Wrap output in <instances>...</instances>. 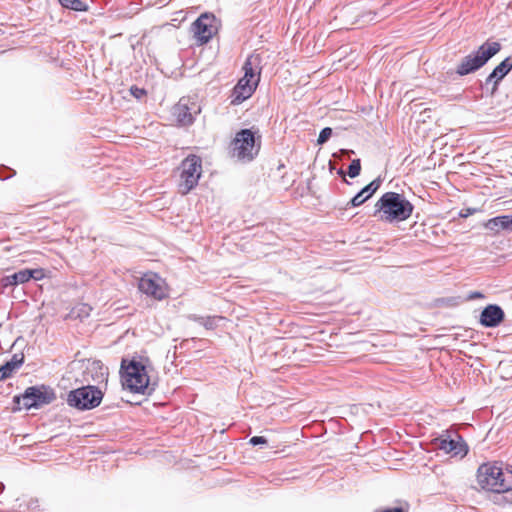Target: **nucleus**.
<instances>
[{"instance_id": "1", "label": "nucleus", "mask_w": 512, "mask_h": 512, "mask_svg": "<svg viewBox=\"0 0 512 512\" xmlns=\"http://www.w3.org/2000/svg\"><path fill=\"white\" fill-rule=\"evenodd\" d=\"M374 207L373 216L379 215V220L386 223L406 221L414 211V205L406 199L404 194L392 191L384 193Z\"/></svg>"}, {"instance_id": "2", "label": "nucleus", "mask_w": 512, "mask_h": 512, "mask_svg": "<svg viewBox=\"0 0 512 512\" xmlns=\"http://www.w3.org/2000/svg\"><path fill=\"white\" fill-rule=\"evenodd\" d=\"M262 137L258 129L244 128L231 142V155L243 163L253 161L261 149Z\"/></svg>"}, {"instance_id": "3", "label": "nucleus", "mask_w": 512, "mask_h": 512, "mask_svg": "<svg viewBox=\"0 0 512 512\" xmlns=\"http://www.w3.org/2000/svg\"><path fill=\"white\" fill-rule=\"evenodd\" d=\"M502 49V45L497 41H485L477 50L471 52L456 67V74L466 76L474 73L484 67Z\"/></svg>"}, {"instance_id": "4", "label": "nucleus", "mask_w": 512, "mask_h": 512, "mask_svg": "<svg viewBox=\"0 0 512 512\" xmlns=\"http://www.w3.org/2000/svg\"><path fill=\"white\" fill-rule=\"evenodd\" d=\"M120 375L123 388L132 393L145 394L149 389L146 367L135 359H122Z\"/></svg>"}, {"instance_id": "5", "label": "nucleus", "mask_w": 512, "mask_h": 512, "mask_svg": "<svg viewBox=\"0 0 512 512\" xmlns=\"http://www.w3.org/2000/svg\"><path fill=\"white\" fill-rule=\"evenodd\" d=\"M56 399V393L50 386L41 384L27 387L20 395L13 397L14 411L39 409L51 404Z\"/></svg>"}, {"instance_id": "6", "label": "nucleus", "mask_w": 512, "mask_h": 512, "mask_svg": "<svg viewBox=\"0 0 512 512\" xmlns=\"http://www.w3.org/2000/svg\"><path fill=\"white\" fill-rule=\"evenodd\" d=\"M179 170L180 183L178 190L182 195H186L198 185L202 174L201 157L195 154H189L182 160Z\"/></svg>"}, {"instance_id": "7", "label": "nucleus", "mask_w": 512, "mask_h": 512, "mask_svg": "<svg viewBox=\"0 0 512 512\" xmlns=\"http://www.w3.org/2000/svg\"><path fill=\"white\" fill-rule=\"evenodd\" d=\"M434 448L443 451L445 454H450L452 457L464 458L468 452L469 447L464 438L457 430L446 429L431 441Z\"/></svg>"}, {"instance_id": "8", "label": "nucleus", "mask_w": 512, "mask_h": 512, "mask_svg": "<svg viewBox=\"0 0 512 512\" xmlns=\"http://www.w3.org/2000/svg\"><path fill=\"white\" fill-rule=\"evenodd\" d=\"M102 398L103 393L98 387L87 385L70 391L67 403L78 410H91L100 405Z\"/></svg>"}, {"instance_id": "9", "label": "nucleus", "mask_w": 512, "mask_h": 512, "mask_svg": "<svg viewBox=\"0 0 512 512\" xmlns=\"http://www.w3.org/2000/svg\"><path fill=\"white\" fill-rule=\"evenodd\" d=\"M501 476H503V469L497 463H484L477 470L478 485L487 491L499 493Z\"/></svg>"}, {"instance_id": "10", "label": "nucleus", "mask_w": 512, "mask_h": 512, "mask_svg": "<svg viewBox=\"0 0 512 512\" xmlns=\"http://www.w3.org/2000/svg\"><path fill=\"white\" fill-rule=\"evenodd\" d=\"M200 112V105L196 101L185 97L181 98L172 109V115L180 126L192 125L196 115Z\"/></svg>"}, {"instance_id": "11", "label": "nucleus", "mask_w": 512, "mask_h": 512, "mask_svg": "<svg viewBox=\"0 0 512 512\" xmlns=\"http://www.w3.org/2000/svg\"><path fill=\"white\" fill-rule=\"evenodd\" d=\"M216 18L213 14L204 13L192 24L194 37L200 44H205L213 37L216 27L213 25Z\"/></svg>"}, {"instance_id": "12", "label": "nucleus", "mask_w": 512, "mask_h": 512, "mask_svg": "<svg viewBox=\"0 0 512 512\" xmlns=\"http://www.w3.org/2000/svg\"><path fill=\"white\" fill-rule=\"evenodd\" d=\"M139 290L156 300H163L167 297V291L161 278L157 277L156 274L153 276L145 275L139 280Z\"/></svg>"}, {"instance_id": "13", "label": "nucleus", "mask_w": 512, "mask_h": 512, "mask_svg": "<svg viewBox=\"0 0 512 512\" xmlns=\"http://www.w3.org/2000/svg\"><path fill=\"white\" fill-rule=\"evenodd\" d=\"M504 318L505 313L499 305L489 304L481 311L479 322L483 327L495 328L503 322Z\"/></svg>"}, {"instance_id": "14", "label": "nucleus", "mask_w": 512, "mask_h": 512, "mask_svg": "<svg viewBox=\"0 0 512 512\" xmlns=\"http://www.w3.org/2000/svg\"><path fill=\"white\" fill-rule=\"evenodd\" d=\"M258 82V78L253 83L248 82L247 79L241 78L232 90L231 104L239 105L246 99L250 98L254 93Z\"/></svg>"}, {"instance_id": "15", "label": "nucleus", "mask_w": 512, "mask_h": 512, "mask_svg": "<svg viewBox=\"0 0 512 512\" xmlns=\"http://www.w3.org/2000/svg\"><path fill=\"white\" fill-rule=\"evenodd\" d=\"M381 180L375 179L368 185L363 187L348 203V207H358L373 196V194L379 189Z\"/></svg>"}, {"instance_id": "16", "label": "nucleus", "mask_w": 512, "mask_h": 512, "mask_svg": "<svg viewBox=\"0 0 512 512\" xmlns=\"http://www.w3.org/2000/svg\"><path fill=\"white\" fill-rule=\"evenodd\" d=\"M485 228L495 233L500 230L512 231V214L493 217L484 224Z\"/></svg>"}, {"instance_id": "17", "label": "nucleus", "mask_w": 512, "mask_h": 512, "mask_svg": "<svg viewBox=\"0 0 512 512\" xmlns=\"http://www.w3.org/2000/svg\"><path fill=\"white\" fill-rule=\"evenodd\" d=\"M259 63V56H249L243 65L244 76L242 79H247L250 83H253L257 78L259 79L260 72L256 71Z\"/></svg>"}, {"instance_id": "18", "label": "nucleus", "mask_w": 512, "mask_h": 512, "mask_svg": "<svg viewBox=\"0 0 512 512\" xmlns=\"http://www.w3.org/2000/svg\"><path fill=\"white\" fill-rule=\"evenodd\" d=\"M188 319L199 323L207 330H214L218 326V322L223 320L221 316H200L196 314L188 315Z\"/></svg>"}, {"instance_id": "19", "label": "nucleus", "mask_w": 512, "mask_h": 512, "mask_svg": "<svg viewBox=\"0 0 512 512\" xmlns=\"http://www.w3.org/2000/svg\"><path fill=\"white\" fill-rule=\"evenodd\" d=\"M502 76H500L494 69L492 72L486 77L484 83L482 84V89L489 91L490 95H495L498 91V87L500 82L503 80Z\"/></svg>"}, {"instance_id": "20", "label": "nucleus", "mask_w": 512, "mask_h": 512, "mask_svg": "<svg viewBox=\"0 0 512 512\" xmlns=\"http://www.w3.org/2000/svg\"><path fill=\"white\" fill-rule=\"evenodd\" d=\"M499 493H504L512 490V470L506 469L503 471V476H501V480H499Z\"/></svg>"}, {"instance_id": "21", "label": "nucleus", "mask_w": 512, "mask_h": 512, "mask_svg": "<svg viewBox=\"0 0 512 512\" xmlns=\"http://www.w3.org/2000/svg\"><path fill=\"white\" fill-rule=\"evenodd\" d=\"M60 4L67 9L77 12L86 11L88 6L81 0H59Z\"/></svg>"}, {"instance_id": "22", "label": "nucleus", "mask_w": 512, "mask_h": 512, "mask_svg": "<svg viewBox=\"0 0 512 512\" xmlns=\"http://www.w3.org/2000/svg\"><path fill=\"white\" fill-rule=\"evenodd\" d=\"M494 70L502 76V78H505L509 72L512 70V55H509L506 57L503 61H501Z\"/></svg>"}, {"instance_id": "23", "label": "nucleus", "mask_w": 512, "mask_h": 512, "mask_svg": "<svg viewBox=\"0 0 512 512\" xmlns=\"http://www.w3.org/2000/svg\"><path fill=\"white\" fill-rule=\"evenodd\" d=\"M361 172V161L360 159H353L348 166V175L351 178L357 177Z\"/></svg>"}, {"instance_id": "24", "label": "nucleus", "mask_w": 512, "mask_h": 512, "mask_svg": "<svg viewBox=\"0 0 512 512\" xmlns=\"http://www.w3.org/2000/svg\"><path fill=\"white\" fill-rule=\"evenodd\" d=\"M14 368L12 364H9L7 361L0 366V381L6 380L10 378L14 372Z\"/></svg>"}, {"instance_id": "25", "label": "nucleus", "mask_w": 512, "mask_h": 512, "mask_svg": "<svg viewBox=\"0 0 512 512\" xmlns=\"http://www.w3.org/2000/svg\"><path fill=\"white\" fill-rule=\"evenodd\" d=\"M331 136H332V128H330V127L323 128L319 133V136L317 139V144L318 145L325 144L330 139Z\"/></svg>"}, {"instance_id": "26", "label": "nucleus", "mask_w": 512, "mask_h": 512, "mask_svg": "<svg viewBox=\"0 0 512 512\" xmlns=\"http://www.w3.org/2000/svg\"><path fill=\"white\" fill-rule=\"evenodd\" d=\"M24 354L23 353H15L9 361V364H12L14 370L19 369L24 363Z\"/></svg>"}, {"instance_id": "27", "label": "nucleus", "mask_w": 512, "mask_h": 512, "mask_svg": "<svg viewBox=\"0 0 512 512\" xmlns=\"http://www.w3.org/2000/svg\"><path fill=\"white\" fill-rule=\"evenodd\" d=\"M16 273L18 284H24L28 282L31 279L30 276H32L29 269H22Z\"/></svg>"}, {"instance_id": "28", "label": "nucleus", "mask_w": 512, "mask_h": 512, "mask_svg": "<svg viewBox=\"0 0 512 512\" xmlns=\"http://www.w3.org/2000/svg\"><path fill=\"white\" fill-rule=\"evenodd\" d=\"M130 93L133 97H135L138 100L142 99L147 94L144 88H140L135 85L130 87Z\"/></svg>"}, {"instance_id": "29", "label": "nucleus", "mask_w": 512, "mask_h": 512, "mask_svg": "<svg viewBox=\"0 0 512 512\" xmlns=\"http://www.w3.org/2000/svg\"><path fill=\"white\" fill-rule=\"evenodd\" d=\"M14 175V171L7 166H0V180H7Z\"/></svg>"}, {"instance_id": "30", "label": "nucleus", "mask_w": 512, "mask_h": 512, "mask_svg": "<svg viewBox=\"0 0 512 512\" xmlns=\"http://www.w3.org/2000/svg\"><path fill=\"white\" fill-rule=\"evenodd\" d=\"M249 443L252 446L264 445L267 444V439L263 436H253L250 438Z\"/></svg>"}, {"instance_id": "31", "label": "nucleus", "mask_w": 512, "mask_h": 512, "mask_svg": "<svg viewBox=\"0 0 512 512\" xmlns=\"http://www.w3.org/2000/svg\"><path fill=\"white\" fill-rule=\"evenodd\" d=\"M4 281H5V286H15V285H18L17 273L15 272V273H13L11 275L6 276Z\"/></svg>"}, {"instance_id": "32", "label": "nucleus", "mask_w": 512, "mask_h": 512, "mask_svg": "<svg viewBox=\"0 0 512 512\" xmlns=\"http://www.w3.org/2000/svg\"><path fill=\"white\" fill-rule=\"evenodd\" d=\"M32 276H30L31 279L34 280H41L44 277V270L41 268L38 269H29Z\"/></svg>"}, {"instance_id": "33", "label": "nucleus", "mask_w": 512, "mask_h": 512, "mask_svg": "<svg viewBox=\"0 0 512 512\" xmlns=\"http://www.w3.org/2000/svg\"><path fill=\"white\" fill-rule=\"evenodd\" d=\"M373 512H407V511L402 507H393V508L379 509V510H375Z\"/></svg>"}, {"instance_id": "34", "label": "nucleus", "mask_w": 512, "mask_h": 512, "mask_svg": "<svg viewBox=\"0 0 512 512\" xmlns=\"http://www.w3.org/2000/svg\"><path fill=\"white\" fill-rule=\"evenodd\" d=\"M474 211H475V209H471V208H468L465 212H464V210H462L460 212V216L461 217H467V216L473 214Z\"/></svg>"}, {"instance_id": "35", "label": "nucleus", "mask_w": 512, "mask_h": 512, "mask_svg": "<svg viewBox=\"0 0 512 512\" xmlns=\"http://www.w3.org/2000/svg\"><path fill=\"white\" fill-rule=\"evenodd\" d=\"M483 294L481 292H473L471 295H470V299H476V298H483Z\"/></svg>"}, {"instance_id": "36", "label": "nucleus", "mask_w": 512, "mask_h": 512, "mask_svg": "<svg viewBox=\"0 0 512 512\" xmlns=\"http://www.w3.org/2000/svg\"><path fill=\"white\" fill-rule=\"evenodd\" d=\"M451 301H452V299H443V298H442V299H437V300H436V303H437V305H440V304H448V303H450Z\"/></svg>"}, {"instance_id": "37", "label": "nucleus", "mask_w": 512, "mask_h": 512, "mask_svg": "<svg viewBox=\"0 0 512 512\" xmlns=\"http://www.w3.org/2000/svg\"><path fill=\"white\" fill-rule=\"evenodd\" d=\"M337 173H338V175H340V176H344V171H343V169H339Z\"/></svg>"}, {"instance_id": "38", "label": "nucleus", "mask_w": 512, "mask_h": 512, "mask_svg": "<svg viewBox=\"0 0 512 512\" xmlns=\"http://www.w3.org/2000/svg\"><path fill=\"white\" fill-rule=\"evenodd\" d=\"M4 488H5L4 484L0 482V493L3 492Z\"/></svg>"}]
</instances>
